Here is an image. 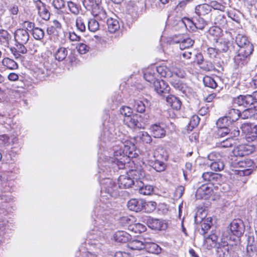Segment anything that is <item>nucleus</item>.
Masks as SVG:
<instances>
[{
    "mask_svg": "<svg viewBox=\"0 0 257 257\" xmlns=\"http://www.w3.org/2000/svg\"><path fill=\"white\" fill-rule=\"evenodd\" d=\"M120 149L114 152L113 162L120 169L125 168L126 163H128L131 158L136 157V148L134 143L128 140L127 137L118 139L116 141Z\"/></svg>",
    "mask_w": 257,
    "mask_h": 257,
    "instance_id": "f257e3e1",
    "label": "nucleus"
},
{
    "mask_svg": "<svg viewBox=\"0 0 257 257\" xmlns=\"http://www.w3.org/2000/svg\"><path fill=\"white\" fill-rule=\"evenodd\" d=\"M94 212L96 213V218L94 219V228L90 233L92 235L98 234L101 237L103 231L108 226L110 213L109 207L106 204L101 203L99 206L95 208Z\"/></svg>",
    "mask_w": 257,
    "mask_h": 257,
    "instance_id": "f03ea898",
    "label": "nucleus"
},
{
    "mask_svg": "<svg viewBox=\"0 0 257 257\" xmlns=\"http://www.w3.org/2000/svg\"><path fill=\"white\" fill-rule=\"evenodd\" d=\"M215 247L217 257H238V254L242 253L238 246L229 244L225 238H221Z\"/></svg>",
    "mask_w": 257,
    "mask_h": 257,
    "instance_id": "7ed1b4c3",
    "label": "nucleus"
},
{
    "mask_svg": "<svg viewBox=\"0 0 257 257\" xmlns=\"http://www.w3.org/2000/svg\"><path fill=\"white\" fill-rule=\"evenodd\" d=\"M99 3L100 2H93L92 0H85L84 7L91 12L95 19L101 23L102 26H103L109 18L106 11Z\"/></svg>",
    "mask_w": 257,
    "mask_h": 257,
    "instance_id": "20e7f679",
    "label": "nucleus"
},
{
    "mask_svg": "<svg viewBox=\"0 0 257 257\" xmlns=\"http://www.w3.org/2000/svg\"><path fill=\"white\" fill-rule=\"evenodd\" d=\"M101 185V193L103 195L108 198L109 197L114 198L117 197L119 195V190L118 186L116 183L111 179L106 178L100 181Z\"/></svg>",
    "mask_w": 257,
    "mask_h": 257,
    "instance_id": "39448f33",
    "label": "nucleus"
},
{
    "mask_svg": "<svg viewBox=\"0 0 257 257\" xmlns=\"http://www.w3.org/2000/svg\"><path fill=\"white\" fill-rule=\"evenodd\" d=\"M253 50H246L238 49L234 57V62L238 68L246 66L250 61Z\"/></svg>",
    "mask_w": 257,
    "mask_h": 257,
    "instance_id": "423d86ee",
    "label": "nucleus"
},
{
    "mask_svg": "<svg viewBox=\"0 0 257 257\" xmlns=\"http://www.w3.org/2000/svg\"><path fill=\"white\" fill-rule=\"evenodd\" d=\"M234 102L244 107H252L257 103V93L253 92L250 94L240 95L235 99Z\"/></svg>",
    "mask_w": 257,
    "mask_h": 257,
    "instance_id": "0eeeda50",
    "label": "nucleus"
},
{
    "mask_svg": "<svg viewBox=\"0 0 257 257\" xmlns=\"http://www.w3.org/2000/svg\"><path fill=\"white\" fill-rule=\"evenodd\" d=\"M253 162L250 159L239 160L236 164V167L242 169L238 170V174L241 176H248L252 172Z\"/></svg>",
    "mask_w": 257,
    "mask_h": 257,
    "instance_id": "6e6552de",
    "label": "nucleus"
},
{
    "mask_svg": "<svg viewBox=\"0 0 257 257\" xmlns=\"http://www.w3.org/2000/svg\"><path fill=\"white\" fill-rule=\"evenodd\" d=\"M143 221L154 230H164L167 228V223L162 219L146 216L143 218Z\"/></svg>",
    "mask_w": 257,
    "mask_h": 257,
    "instance_id": "1a4fd4ad",
    "label": "nucleus"
},
{
    "mask_svg": "<svg viewBox=\"0 0 257 257\" xmlns=\"http://www.w3.org/2000/svg\"><path fill=\"white\" fill-rule=\"evenodd\" d=\"M141 117V115L137 114H133L131 116L124 118L123 122L125 125L130 128H144V125L147 121H142Z\"/></svg>",
    "mask_w": 257,
    "mask_h": 257,
    "instance_id": "9d476101",
    "label": "nucleus"
},
{
    "mask_svg": "<svg viewBox=\"0 0 257 257\" xmlns=\"http://www.w3.org/2000/svg\"><path fill=\"white\" fill-rule=\"evenodd\" d=\"M229 228L232 234L239 237L244 232V225L241 220L234 219L230 223Z\"/></svg>",
    "mask_w": 257,
    "mask_h": 257,
    "instance_id": "9b49d317",
    "label": "nucleus"
},
{
    "mask_svg": "<svg viewBox=\"0 0 257 257\" xmlns=\"http://www.w3.org/2000/svg\"><path fill=\"white\" fill-rule=\"evenodd\" d=\"M235 43L238 49L246 50H254L253 46L248 40L247 37L244 35L238 34L235 38Z\"/></svg>",
    "mask_w": 257,
    "mask_h": 257,
    "instance_id": "f8f14e48",
    "label": "nucleus"
},
{
    "mask_svg": "<svg viewBox=\"0 0 257 257\" xmlns=\"http://www.w3.org/2000/svg\"><path fill=\"white\" fill-rule=\"evenodd\" d=\"M63 29L61 24L57 20L50 22L48 26L46 32L48 35L58 37L62 33Z\"/></svg>",
    "mask_w": 257,
    "mask_h": 257,
    "instance_id": "ddd939ff",
    "label": "nucleus"
},
{
    "mask_svg": "<svg viewBox=\"0 0 257 257\" xmlns=\"http://www.w3.org/2000/svg\"><path fill=\"white\" fill-rule=\"evenodd\" d=\"M35 4L39 16L44 20H49L50 17V13L47 8L46 5L41 0L35 1Z\"/></svg>",
    "mask_w": 257,
    "mask_h": 257,
    "instance_id": "4468645a",
    "label": "nucleus"
},
{
    "mask_svg": "<svg viewBox=\"0 0 257 257\" xmlns=\"http://www.w3.org/2000/svg\"><path fill=\"white\" fill-rule=\"evenodd\" d=\"M240 132L238 130H234L232 131L230 128H222L217 127L215 132V137L217 138L224 137L227 135L231 137H236L239 135Z\"/></svg>",
    "mask_w": 257,
    "mask_h": 257,
    "instance_id": "2eb2a0df",
    "label": "nucleus"
},
{
    "mask_svg": "<svg viewBox=\"0 0 257 257\" xmlns=\"http://www.w3.org/2000/svg\"><path fill=\"white\" fill-rule=\"evenodd\" d=\"M155 91L160 95L165 96L169 93L170 87L163 80H156L153 84Z\"/></svg>",
    "mask_w": 257,
    "mask_h": 257,
    "instance_id": "dca6fc26",
    "label": "nucleus"
},
{
    "mask_svg": "<svg viewBox=\"0 0 257 257\" xmlns=\"http://www.w3.org/2000/svg\"><path fill=\"white\" fill-rule=\"evenodd\" d=\"M254 148L250 145L242 144L238 146L233 150V153L236 156L243 157L248 155L254 151Z\"/></svg>",
    "mask_w": 257,
    "mask_h": 257,
    "instance_id": "f3484780",
    "label": "nucleus"
},
{
    "mask_svg": "<svg viewBox=\"0 0 257 257\" xmlns=\"http://www.w3.org/2000/svg\"><path fill=\"white\" fill-rule=\"evenodd\" d=\"M170 84L176 90L184 94L190 91V88L187 85L182 81L175 78H171L169 80Z\"/></svg>",
    "mask_w": 257,
    "mask_h": 257,
    "instance_id": "a211bd4d",
    "label": "nucleus"
},
{
    "mask_svg": "<svg viewBox=\"0 0 257 257\" xmlns=\"http://www.w3.org/2000/svg\"><path fill=\"white\" fill-rule=\"evenodd\" d=\"M29 38V34L26 29H18L14 34L15 40L18 44H26Z\"/></svg>",
    "mask_w": 257,
    "mask_h": 257,
    "instance_id": "6ab92c4d",
    "label": "nucleus"
},
{
    "mask_svg": "<svg viewBox=\"0 0 257 257\" xmlns=\"http://www.w3.org/2000/svg\"><path fill=\"white\" fill-rule=\"evenodd\" d=\"M136 183L127 174L126 175H120L118 179V185L120 188H129L133 186L135 189Z\"/></svg>",
    "mask_w": 257,
    "mask_h": 257,
    "instance_id": "aec40b11",
    "label": "nucleus"
},
{
    "mask_svg": "<svg viewBox=\"0 0 257 257\" xmlns=\"http://www.w3.org/2000/svg\"><path fill=\"white\" fill-rule=\"evenodd\" d=\"M145 204L143 199H132L127 202V207L130 210L139 212L144 209Z\"/></svg>",
    "mask_w": 257,
    "mask_h": 257,
    "instance_id": "412c9836",
    "label": "nucleus"
},
{
    "mask_svg": "<svg viewBox=\"0 0 257 257\" xmlns=\"http://www.w3.org/2000/svg\"><path fill=\"white\" fill-rule=\"evenodd\" d=\"M202 177L204 181L213 185L218 182L220 181L221 175L218 173L207 172L203 173Z\"/></svg>",
    "mask_w": 257,
    "mask_h": 257,
    "instance_id": "4be33fe9",
    "label": "nucleus"
},
{
    "mask_svg": "<svg viewBox=\"0 0 257 257\" xmlns=\"http://www.w3.org/2000/svg\"><path fill=\"white\" fill-rule=\"evenodd\" d=\"M127 175L131 177L132 180L135 181V183H137V182H143L142 180L144 179L145 176V172L141 167L130 170L127 172Z\"/></svg>",
    "mask_w": 257,
    "mask_h": 257,
    "instance_id": "5701e85b",
    "label": "nucleus"
},
{
    "mask_svg": "<svg viewBox=\"0 0 257 257\" xmlns=\"http://www.w3.org/2000/svg\"><path fill=\"white\" fill-rule=\"evenodd\" d=\"M135 190H138L140 194L144 195H151L153 191L154 188L150 185H145L143 182H137L135 185Z\"/></svg>",
    "mask_w": 257,
    "mask_h": 257,
    "instance_id": "b1692460",
    "label": "nucleus"
},
{
    "mask_svg": "<svg viewBox=\"0 0 257 257\" xmlns=\"http://www.w3.org/2000/svg\"><path fill=\"white\" fill-rule=\"evenodd\" d=\"M241 129L248 138H251L252 140L257 137V125L252 126L249 124L243 123L241 126Z\"/></svg>",
    "mask_w": 257,
    "mask_h": 257,
    "instance_id": "393cba45",
    "label": "nucleus"
},
{
    "mask_svg": "<svg viewBox=\"0 0 257 257\" xmlns=\"http://www.w3.org/2000/svg\"><path fill=\"white\" fill-rule=\"evenodd\" d=\"M151 130L155 138H162L166 135V131L163 123L154 124L152 125Z\"/></svg>",
    "mask_w": 257,
    "mask_h": 257,
    "instance_id": "a878e982",
    "label": "nucleus"
},
{
    "mask_svg": "<svg viewBox=\"0 0 257 257\" xmlns=\"http://www.w3.org/2000/svg\"><path fill=\"white\" fill-rule=\"evenodd\" d=\"M216 48L219 52H226L228 51L231 52L232 49L234 48V46L229 41L221 40L217 42Z\"/></svg>",
    "mask_w": 257,
    "mask_h": 257,
    "instance_id": "bb28decb",
    "label": "nucleus"
},
{
    "mask_svg": "<svg viewBox=\"0 0 257 257\" xmlns=\"http://www.w3.org/2000/svg\"><path fill=\"white\" fill-rule=\"evenodd\" d=\"M146 240L134 239L127 243V246L132 250H141L145 248Z\"/></svg>",
    "mask_w": 257,
    "mask_h": 257,
    "instance_id": "cd10ccee",
    "label": "nucleus"
},
{
    "mask_svg": "<svg viewBox=\"0 0 257 257\" xmlns=\"http://www.w3.org/2000/svg\"><path fill=\"white\" fill-rule=\"evenodd\" d=\"M114 239L115 241L119 243H126L131 238V236L124 231H118L114 235Z\"/></svg>",
    "mask_w": 257,
    "mask_h": 257,
    "instance_id": "c85d7f7f",
    "label": "nucleus"
},
{
    "mask_svg": "<svg viewBox=\"0 0 257 257\" xmlns=\"http://www.w3.org/2000/svg\"><path fill=\"white\" fill-rule=\"evenodd\" d=\"M167 103L172 107V108L177 110H179L182 105V102L179 98L173 95H168L166 97Z\"/></svg>",
    "mask_w": 257,
    "mask_h": 257,
    "instance_id": "c756f323",
    "label": "nucleus"
},
{
    "mask_svg": "<svg viewBox=\"0 0 257 257\" xmlns=\"http://www.w3.org/2000/svg\"><path fill=\"white\" fill-rule=\"evenodd\" d=\"M184 20L189 24L193 25L197 29L203 30L207 25V22L202 18H196L191 20L189 18H184Z\"/></svg>",
    "mask_w": 257,
    "mask_h": 257,
    "instance_id": "7c9ffc66",
    "label": "nucleus"
},
{
    "mask_svg": "<svg viewBox=\"0 0 257 257\" xmlns=\"http://www.w3.org/2000/svg\"><path fill=\"white\" fill-rule=\"evenodd\" d=\"M209 4H203L199 5L195 7V13L199 16H205L211 12Z\"/></svg>",
    "mask_w": 257,
    "mask_h": 257,
    "instance_id": "2f4dec72",
    "label": "nucleus"
},
{
    "mask_svg": "<svg viewBox=\"0 0 257 257\" xmlns=\"http://www.w3.org/2000/svg\"><path fill=\"white\" fill-rule=\"evenodd\" d=\"M253 236H249L248 237L246 252L249 256H253L254 255H257V245L253 244Z\"/></svg>",
    "mask_w": 257,
    "mask_h": 257,
    "instance_id": "473e14b6",
    "label": "nucleus"
},
{
    "mask_svg": "<svg viewBox=\"0 0 257 257\" xmlns=\"http://www.w3.org/2000/svg\"><path fill=\"white\" fill-rule=\"evenodd\" d=\"M105 23L107 26L108 31L111 33H115L119 29V24L116 19L109 18Z\"/></svg>",
    "mask_w": 257,
    "mask_h": 257,
    "instance_id": "72a5a7b5",
    "label": "nucleus"
},
{
    "mask_svg": "<svg viewBox=\"0 0 257 257\" xmlns=\"http://www.w3.org/2000/svg\"><path fill=\"white\" fill-rule=\"evenodd\" d=\"M146 250L154 254H159L161 253L162 248L157 244L146 240L145 248Z\"/></svg>",
    "mask_w": 257,
    "mask_h": 257,
    "instance_id": "f704fd0d",
    "label": "nucleus"
},
{
    "mask_svg": "<svg viewBox=\"0 0 257 257\" xmlns=\"http://www.w3.org/2000/svg\"><path fill=\"white\" fill-rule=\"evenodd\" d=\"M76 26L77 29L80 32H84L87 25V19L84 17H79L76 20Z\"/></svg>",
    "mask_w": 257,
    "mask_h": 257,
    "instance_id": "c9c22d12",
    "label": "nucleus"
},
{
    "mask_svg": "<svg viewBox=\"0 0 257 257\" xmlns=\"http://www.w3.org/2000/svg\"><path fill=\"white\" fill-rule=\"evenodd\" d=\"M225 115L231 120L232 123L236 121L240 117V111L237 109H229Z\"/></svg>",
    "mask_w": 257,
    "mask_h": 257,
    "instance_id": "e433bc0d",
    "label": "nucleus"
},
{
    "mask_svg": "<svg viewBox=\"0 0 257 257\" xmlns=\"http://www.w3.org/2000/svg\"><path fill=\"white\" fill-rule=\"evenodd\" d=\"M135 139L137 142H142L144 143L149 144L152 141V139L147 132H142L136 137Z\"/></svg>",
    "mask_w": 257,
    "mask_h": 257,
    "instance_id": "4c0bfd02",
    "label": "nucleus"
},
{
    "mask_svg": "<svg viewBox=\"0 0 257 257\" xmlns=\"http://www.w3.org/2000/svg\"><path fill=\"white\" fill-rule=\"evenodd\" d=\"M67 55V49L65 47H60L57 50L55 53L54 56L56 60L59 61H62L66 58Z\"/></svg>",
    "mask_w": 257,
    "mask_h": 257,
    "instance_id": "58836bf2",
    "label": "nucleus"
},
{
    "mask_svg": "<svg viewBox=\"0 0 257 257\" xmlns=\"http://www.w3.org/2000/svg\"><path fill=\"white\" fill-rule=\"evenodd\" d=\"M100 25L101 23L95 19H87L88 29L92 32H95L98 30Z\"/></svg>",
    "mask_w": 257,
    "mask_h": 257,
    "instance_id": "ea45409f",
    "label": "nucleus"
},
{
    "mask_svg": "<svg viewBox=\"0 0 257 257\" xmlns=\"http://www.w3.org/2000/svg\"><path fill=\"white\" fill-rule=\"evenodd\" d=\"M232 124L231 120L226 115L219 118L216 121L217 127L222 128H229Z\"/></svg>",
    "mask_w": 257,
    "mask_h": 257,
    "instance_id": "a19ab883",
    "label": "nucleus"
},
{
    "mask_svg": "<svg viewBox=\"0 0 257 257\" xmlns=\"http://www.w3.org/2000/svg\"><path fill=\"white\" fill-rule=\"evenodd\" d=\"M155 70L162 77L170 79L172 76L170 69L166 66H159L156 67Z\"/></svg>",
    "mask_w": 257,
    "mask_h": 257,
    "instance_id": "79ce46f5",
    "label": "nucleus"
},
{
    "mask_svg": "<svg viewBox=\"0 0 257 257\" xmlns=\"http://www.w3.org/2000/svg\"><path fill=\"white\" fill-rule=\"evenodd\" d=\"M180 44V48L181 50L189 49V48L193 46L194 41L190 38H183L177 41Z\"/></svg>",
    "mask_w": 257,
    "mask_h": 257,
    "instance_id": "37998d69",
    "label": "nucleus"
},
{
    "mask_svg": "<svg viewBox=\"0 0 257 257\" xmlns=\"http://www.w3.org/2000/svg\"><path fill=\"white\" fill-rule=\"evenodd\" d=\"M9 39L10 35L8 32L6 30L0 29V44L5 47H8Z\"/></svg>",
    "mask_w": 257,
    "mask_h": 257,
    "instance_id": "c03bdc74",
    "label": "nucleus"
},
{
    "mask_svg": "<svg viewBox=\"0 0 257 257\" xmlns=\"http://www.w3.org/2000/svg\"><path fill=\"white\" fill-rule=\"evenodd\" d=\"M170 70L172 73V76L170 77V79L175 78V76L179 78H184L186 75L185 70L177 67H172Z\"/></svg>",
    "mask_w": 257,
    "mask_h": 257,
    "instance_id": "a18cd8bd",
    "label": "nucleus"
},
{
    "mask_svg": "<svg viewBox=\"0 0 257 257\" xmlns=\"http://www.w3.org/2000/svg\"><path fill=\"white\" fill-rule=\"evenodd\" d=\"M3 65L7 68L11 70L16 69L18 65L16 62L9 58H5L2 61Z\"/></svg>",
    "mask_w": 257,
    "mask_h": 257,
    "instance_id": "49530a36",
    "label": "nucleus"
},
{
    "mask_svg": "<svg viewBox=\"0 0 257 257\" xmlns=\"http://www.w3.org/2000/svg\"><path fill=\"white\" fill-rule=\"evenodd\" d=\"M228 17L237 23H240V12L235 9H230L227 12Z\"/></svg>",
    "mask_w": 257,
    "mask_h": 257,
    "instance_id": "de8ad7c7",
    "label": "nucleus"
},
{
    "mask_svg": "<svg viewBox=\"0 0 257 257\" xmlns=\"http://www.w3.org/2000/svg\"><path fill=\"white\" fill-rule=\"evenodd\" d=\"M154 71V70L148 69L146 70L144 75L145 80L151 83H153V84H154V81L158 80L156 78Z\"/></svg>",
    "mask_w": 257,
    "mask_h": 257,
    "instance_id": "09e8293b",
    "label": "nucleus"
},
{
    "mask_svg": "<svg viewBox=\"0 0 257 257\" xmlns=\"http://www.w3.org/2000/svg\"><path fill=\"white\" fill-rule=\"evenodd\" d=\"M212 224V219L211 218L203 219L201 222L202 233H206L208 230L210 228Z\"/></svg>",
    "mask_w": 257,
    "mask_h": 257,
    "instance_id": "8fccbe9b",
    "label": "nucleus"
},
{
    "mask_svg": "<svg viewBox=\"0 0 257 257\" xmlns=\"http://www.w3.org/2000/svg\"><path fill=\"white\" fill-rule=\"evenodd\" d=\"M204 84L205 86L212 89L215 88L217 86V84L215 80L211 77L206 76L203 80Z\"/></svg>",
    "mask_w": 257,
    "mask_h": 257,
    "instance_id": "3c124183",
    "label": "nucleus"
},
{
    "mask_svg": "<svg viewBox=\"0 0 257 257\" xmlns=\"http://www.w3.org/2000/svg\"><path fill=\"white\" fill-rule=\"evenodd\" d=\"M32 34L34 39L37 40L43 39L45 35L44 31L41 28L38 27H35L32 31Z\"/></svg>",
    "mask_w": 257,
    "mask_h": 257,
    "instance_id": "603ef678",
    "label": "nucleus"
},
{
    "mask_svg": "<svg viewBox=\"0 0 257 257\" xmlns=\"http://www.w3.org/2000/svg\"><path fill=\"white\" fill-rule=\"evenodd\" d=\"M133 107L137 112L143 113L145 111L146 106L144 103L141 100H134Z\"/></svg>",
    "mask_w": 257,
    "mask_h": 257,
    "instance_id": "864d4df0",
    "label": "nucleus"
},
{
    "mask_svg": "<svg viewBox=\"0 0 257 257\" xmlns=\"http://www.w3.org/2000/svg\"><path fill=\"white\" fill-rule=\"evenodd\" d=\"M209 165L211 170L214 171H220L224 169V164L223 161L210 162Z\"/></svg>",
    "mask_w": 257,
    "mask_h": 257,
    "instance_id": "5fc2aeb1",
    "label": "nucleus"
},
{
    "mask_svg": "<svg viewBox=\"0 0 257 257\" xmlns=\"http://www.w3.org/2000/svg\"><path fill=\"white\" fill-rule=\"evenodd\" d=\"M166 164L162 161L156 160L152 164V167L157 172L164 171L166 169Z\"/></svg>",
    "mask_w": 257,
    "mask_h": 257,
    "instance_id": "6e6d98bb",
    "label": "nucleus"
},
{
    "mask_svg": "<svg viewBox=\"0 0 257 257\" xmlns=\"http://www.w3.org/2000/svg\"><path fill=\"white\" fill-rule=\"evenodd\" d=\"M127 11L130 15L135 16L137 14L139 8L136 3L133 2H130L126 6Z\"/></svg>",
    "mask_w": 257,
    "mask_h": 257,
    "instance_id": "4d7b16f0",
    "label": "nucleus"
},
{
    "mask_svg": "<svg viewBox=\"0 0 257 257\" xmlns=\"http://www.w3.org/2000/svg\"><path fill=\"white\" fill-rule=\"evenodd\" d=\"M211 11L212 9L215 10H219L221 12H224L225 9V6L221 3H220L216 1H211L209 3Z\"/></svg>",
    "mask_w": 257,
    "mask_h": 257,
    "instance_id": "13d9d810",
    "label": "nucleus"
},
{
    "mask_svg": "<svg viewBox=\"0 0 257 257\" xmlns=\"http://www.w3.org/2000/svg\"><path fill=\"white\" fill-rule=\"evenodd\" d=\"M255 114L254 113V109L252 107H248L240 112V118L242 119H248L254 116Z\"/></svg>",
    "mask_w": 257,
    "mask_h": 257,
    "instance_id": "bf43d9fd",
    "label": "nucleus"
},
{
    "mask_svg": "<svg viewBox=\"0 0 257 257\" xmlns=\"http://www.w3.org/2000/svg\"><path fill=\"white\" fill-rule=\"evenodd\" d=\"M210 189L208 185H202L197 190L196 195L202 197L203 195H207L210 192Z\"/></svg>",
    "mask_w": 257,
    "mask_h": 257,
    "instance_id": "052dcab7",
    "label": "nucleus"
},
{
    "mask_svg": "<svg viewBox=\"0 0 257 257\" xmlns=\"http://www.w3.org/2000/svg\"><path fill=\"white\" fill-rule=\"evenodd\" d=\"M222 156L219 153L213 152L208 155V159L211 162L223 161Z\"/></svg>",
    "mask_w": 257,
    "mask_h": 257,
    "instance_id": "680f3d73",
    "label": "nucleus"
},
{
    "mask_svg": "<svg viewBox=\"0 0 257 257\" xmlns=\"http://www.w3.org/2000/svg\"><path fill=\"white\" fill-rule=\"evenodd\" d=\"M47 72V69L43 64H40V66L38 67L35 71V73H37V77L40 79L45 77Z\"/></svg>",
    "mask_w": 257,
    "mask_h": 257,
    "instance_id": "e2e57ef3",
    "label": "nucleus"
},
{
    "mask_svg": "<svg viewBox=\"0 0 257 257\" xmlns=\"http://www.w3.org/2000/svg\"><path fill=\"white\" fill-rule=\"evenodd\" d=\"M233 138L234 137L229 136L225 140L221 141L219 143V146L222 148H228L232 147L234 143Z\"/></svg>",
    "mask_w": 257,
    "mask_h": 257,
    "instance_id": "0e129e2a",
    "label": "nucleus"
},
{
    "mask_svg": "<svg viewBox=\"0 0 257 257\" xmlns=\"http://www.w3.org/2000/svg\"><path fill=\"white\" fill-rule=\"evenodd\" d=\"M201 69L206 71H211L214 69V66L211 61H204L200 65Z\"/></svg>",
    "mask_w": 257,
    "mask_h": 257,
    "instance_id": "69168bd1",
    "label": "nucleus"
},
{
    "mask_svg": "<svg viewBox=\"0 0 257 257\" xmlns=\"http://www.w3.org/2000/svg\"><path fill=\"white\" fill-rule=\"evenodd\" d=\"M147 229L146 226L140 223H136L132 226V230L136 233H142L145 232Z\"/></svg>",
    "mask_w": 257,
    "mask_h": 257,
    "instance_id": "338daca9",
    "label": "nucleus"
},
{
    "mask_svg": "<svg viewBox=\"0 0 257 257\" xmlns=\"http://www.w3.org/2000/svg\"><path fill=\"white\" fill-rule=\"evenodd\" d=\"M67 6L69 11L74 15L79 14V10L78 6L73 2L69 1L67 3Z\"/></svg>",
    "mask_w": 257,
    "mask_h": 257,
    "instance_id": "774afa93",
    "label": "nucleus"
}]
</instances>
